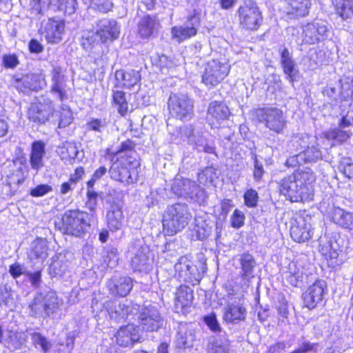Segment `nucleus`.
I'll return each instance as SVG.
<instances>
[{
    "mask_svg": "<svg viewBox=\"0 0 353 353\" xmlns=\"http://www.w3.org/2000/svg\"><path fill=\"white\" fill-rule=\"evenodd\" d=\"M315 181L316 176L313 171L306 168L283 177L278 184L281 193L290 201L300 202L310 199Z\"/></svg>",
    "mask_w": 353,
    "mask_h": 353,
    "instance_id": "nucleus-1",
    "label": "nucleus"
},
{
    "mask_svg": "<svg viewBox=\"0 0 353 353\" xmlns=\"http://www.w3.org/2000/svg\"><path fill=\"white\" fill-rule=\"evenodd\" d=\"M191 214L188 205L176 203L168 205L162 216L163 229L166 235L173 236L182 231L188 224Z\"/></svg>",
    "mask_w": 353,
    "mask_h": 353,
    "instance_id": "nucleus-2",
    "label": "nucleus"
},
{
    "mask_svg": "<svg viewBox=\"0 0 353 353\" xmlns=\"http://www.w3.org/2000/svg\"><path fill=\"white\" fill-rule=\"evenodd\" d=\"M90 221L88 213L79 210H68L59 221L55 222V226L63 234L81 237L88 232Z\"/></svg>",
    "mask_w": 353,
    "mask_h": 353,
    "instance_id": "nucleus-3",
    "label": "nucleus"
},
{
    "mask_svg": "<svg viewBox=\"0 0 353 353\" xmlns=\"http://www.w3.org/2000/svg\"><path fill=\"white\" fill-rule=\"evenodd\" d=\"M252 115L270 130L278 134H282L287 125L283 111L277 108H257L252 112Z\"/></svg>",
    "mask_w": 353,
    "mask_h": 353,
    "instance_id": "nucleus-4",
    "label": "nucleus"
},
{
    "mask_svg": "<svg viewBox=\"0 0 353 353\" xmlns=\"http://www.w3.org/2000/svg\"><path fill=\"white\" fill-rule=\"evenodd\" d=\"M239 26L246 30H257L263 22L262 12L254 0H245L236 11Z\"/></svg>",
    "mask_w": 353,
    "mask_h": 353,
    "instance_id": "nucleus-5",
    "label": "nucleus"
},
{
    "mask_svg": "<svg viewBox=\"0 0 353 353\" xmlns=\"http://www.w3.org/2000/svg\"><path fill=\"white\" fill-rule=\"evenodd\" d=\"M58 307L57 296L54 292H38L28 304L31 316L41 317L53 314Z\"/></svg>",
    "mask_w": 353,
    "mask_h": 353,
    "instance_id": "nucleus-6",
    "label": "nucleus"
},
{
    "mask_svg": "<svg viewBox=\"0 0 353 353\" xmlns=\"http://www.w3.org/2000/svg\"><path fill=\"white\" fill-rule=\"evenodd\" d=\"M170 114L181 121L190 120L194 114V101L185 94L172 93L168 101Z\"/></svg>",
    "mask_w": 353,
    "mask_h": 353,
    "instance_id": "nucleus-7",
    "label": "nucleus"
},
{
    "mask_svg": "<svg viewBox=\"0 0 353 353\" xmlns=\"http://www.w3.org/2000/svg\"><path fill=\"white\" fill-rule=\"evenodd\" d=\"M173 192L199 203H204L208 196L204 189L189 179H176L172 186Z\"/></svg>",
    "mask_w": 353,
    "mask_h": 353,
    "instance_id": "nucleus-8",
    "label": "nucleus"
},
{
    "mask_svg": "<svg viewBox=\"0 0 353 353\" xmlns=\"http://www.w3.org/2000/svg\"><path fill=\"white\" fill-rule=\"evenodd\" d=\"M229 71L230 65L225 59H212L205 65L203 82L206 85L215 86L225 79Z\"/></svg>",
    "mask_w": 353,
    "mask_h": 353,
    "instance_id": "nucleus-9",
    "label": "nucleus"
},
{
    "mask_svg": "<svg viewBox=\"0 0 353 353\" xmlns=\"http://www.w3.org/2000/svg\"><path fill=\"white\" fill-rule=\"evenodd\" d=\"M137 162L125 163L121 161L113 163L109 170L110 177L125 185L135 183L138 179Z\"/></svg>",
    "mask_w": 353,
    "mask_h": 353,
    "instance_id": "nucleus-10",
    "label": "nucleus"
},
{
    "mask_svg": "<svg viewBox=\"0 0 353 353\" xmlns=\"http://www.w3.org/2000/svg\"><path fill=\"white\" fill-rule=\"evenodd\" d=\"M200 25L201 12L194 9L188 14L187 21L183 26H174L172 28V36L178 42L183 41L195 36Z\"/></svg>",
    "mask_w": 353,
    "mask_h": 353,
    "instance_id": "nucleus-11",
    "label": "nucleus"
},
{
    "mask_svg": "<svg viewBox=\"0 0 353 353\" xmlns=\"http://www.w3.org/2000/svg\"><path fill=\"white\" fill-rule=\"evenodd\" d=\"M128 256L130 258V265L134 271H143L149 265V249L142 241L136 240L128 248Z\"/></svg>",
    "mask_w": 353,
    "mask_h": 353,
    "instance_id": "nucleus-12",
    "label": "nucleus"
},
{
    "mask_svg": "<svg viewBox=\"0 0 353 353\" xmlns=\"http://www.w3.org/2000/svg\"><path fill=\"white\" fill-rule=\"evenodd\" d=\"M139 322L143 330L153 332L163 326V319L157 307L149 304L141 308Z\"/></svg>",
    "mask_w": 353,
    "mask_h": 353,
    "instance_id": "nucleus-13",
    "label": "nucleus"
},
{
    "mask_svg": "<svg viewBox=\"0 0 353 353\" xmlns=\"http://www.w3.org/2000/svg\"><path fill=\"white\" fill-rule=\"evenodd\" d=\"M312 217L298 216L292 219L290 236L296 242L301 243L310 239L312 236Z\"/></svg>",
    "mask_w": 353,
    "mask_h": 353,
    "instance_id": "nucleus-14",
    "label": "nucleus"
},
{
    "mask_svg": "<svg viewBox=\"0 0 353 353\" xmlns=\"http://www.w3.org/2000/svg\"><path fill=\"white\" fill-rule=\"evenodd\" d=\"M176 276L181 281L192 285H197L201 280V274L197 268L185 257H181L174 265Z\"/></svg>",
    "mask_w": 353,
    "mask_h": 353,
    "instance_id": "nucleus-15",
    "label": "nucleus"
},
{
    "mask_svg": "<svg viewBox=\"0 0 353 353\" xmlns=\"http://www.w3.org/2000/svg\"><path fill=\"white\" fill-rule=\"evenodd\" d=\"M10 85L19 92L36 91L41 88L40 76L35 74L14 75L10 79Z\"/></svg>",
    "mask_w": 353,
    "mask_h": 353,
    "instance_id": "nucleus-16",
    "label": "nucleus"
},
{
    "mask_svg": "<svg viewBox=\"0 0 353 353\" xmlns=\"http://www.w3.org/2000/svg\"><path fill=\"white\" fill-rule=\"evenodd\" d=\"M230 114V110L224 103L214 101L208 106L207 121L212 128H217L220 122L227 119Z\"/></svg>",
    "mask_w": 353,
    "mask_h": 353,
    "instance_id": "nucleus-17",
    "label": "nucleus"
},
{
    "mask_svg": "<svg viewBox=\"0 0 353 353\" xmlns=\"http://www.w3.org/2000/svg\"><path fill=\"white\" fill-rule=\"evenodd\" d=\"M326 288V282L323 280H318L311 285L303 294L305 307L309 309L314 308L322 301Z\"/></svg>",
    "mask_w": 353,
    "mask_h": 353,
    "instance_id": "nucleus-18",
    "label": "nucleus"
},
{
    "mask_svg": "<svg viewBox=\"0 0 353 353\" xmlns=\"http://www.w3.org/2000/svg\"><path fill=\"white\" fill-rule=\"evenodd\" d=\"M54 110L50 101L44 103H33L29 109L28 117L33 122L43 124L52 116Z\"/></svg>",
    "mask_w": 353,
    "mask_h": 353,
    "instance_id": "nucleus-19",
    "label": "nucleus"
},
{
    "mask_svg": "<svg viewBox=\"0 0 353 353\" xmlns=\"http://www.w3.org/2000/svg\"><path fill=\"white\" fill-rule=\"evenodd\" d=\"M139 308L138 305H126L125 303L110 302L108 303V312L110 318L117 323L124 321L128 315L133 314V310Z\"/></svg>",
    "mask_w": 353,
    "mask_h": 353,
    "instance_id": "nucleus-20",
    "label": "nucleus"
},
{
    "mask_svg": "<svg viewBox=\"0 0 353 353\" xmlns=\"http://www.w3.org/2000/svg\"><path fill=\"white\" fill-rule=\"evenodd\" d=\"M97 31L106 43L117 39L120 34V27L114 19H102L97 23Z\"/></svg>",
    "mask_w": 353,
    "mask_h": 353,
    "instance_id": "nucleus-21",
    "label": "nucleus"
},
{
    "mask_svg": "<svg viewBox=\"0 0 353 353\" xmlns=\"http://www.w3.org/2000/svg\"><path fill=\"white\" fill-rule=\"evenodd\" d=\"M107 286L112 295L125 297L132 290L133 281L128 276H114L108 281Z\"/></svg>",
    "mask_w": 353,
    "mask_h": 353,
    "instance_id": "nucleus-22",
    "label": "nucleus"
},
{
    "mask_svg": "<svg viewBox=\"0 0 353 353\" xmlns=\"http://www.w3.org/2000/svg\"><path fill=\"white\" fill-rule=\"evenodd\" d=\"M328 29L324 22H313L307 23L303 28V41L305 43L314 44L320 40V37H323Z\"/></svg>",
    "mask_w": 353,
    "mask_h": 353,
    "instance_id": "nucleus-23",
    "label": "nucleus"
},
{
    "mask_svg": "<svg viewBox=\"0 0 353 353\" xmlns=\"http://www.w3.org/2000/svg\"><path fill=\"white\" fill-rule=\"evenodd\" d=\"M117 343L122 347H128L139 340V329L133 324L121 327L114 335Z\"/></svg>",
    "mask_w": 353,
    "mask_h": 353,
    "instance_id": "nucleus-24",
    "label": "nucleus"
},
{
    "mask_svg": "<svg viewBox=\"0 0 353 353\" xmlns=\"http://www.w3.org/2000/svg\"><path fill=\"white\" fill-rule=\"evenodd\" d=\"M106 43L97 31L88 32L82 36L81 45L90 53L100 54L103 51V45Z\"/></svg>",
    "mask_w": 353,
    "mask_h": 353,
    "instance_id": "nucleus-25",
    "label": "nucleus"
},
{
    "mask_svg": "<svg viewBox=\"0 0 353 353\" xmlns=\"http://www.w3.org/2000/svg\"><path fill=\"white\" fill-rule=\"evenodd\" d=\"M246 314L245 307L239 303H229L225 308L223 320L227 323L236 324L239 321H244Z\"/></svg>",
    "mask_w": 353,
    "mask_h": 353,
    "instance_id": "nucleus-26",
    "label": "nucleus"
},
{
    "mask_svg": "<svg viewBox=\"0 0 353 353\" xmlns=\"http://www.w3.org/2000/svg\"><path fill=\"white\" fill-rule=\"evenodd\" d=\"M65 25L62 21L49 19L45 26V38L49 43H58L62 40Z\"/></svg>",
    "mask_w": 353,
    "mask_h": 353,
    "instance_id": "nucleus-27",
    "label": "nucleus"
},
{
    "mask_svg": "<svg viewBox=\"0 0 353 353\" xmlns=\"http://www.w3.org/2000/svg\"><path fill=\"white\" fill-rule=\"evenodd\" d=\"M46 155V145L41 141L32 143L30 163L32 170L38 172L44 166L43 157Z\"/></svg>",
    "mask_w": 353,
    "mask_h": 353,
    "instance_id": "nucleus-28",
    "label": "nucleus"
},
{
    "mask_svg": "<svg viewBox=\"0 0 353 353\" xmlns=\"http://www.w3.org/2000/svg\"><path fill=\"white\" fill-rule=\"evenodd\" d=\"M52 86L51 92L57 94L61 101L67 99L65 90V77L60 67H54L51 72Z\"/></svg>",
    "mask_w": 353,
    "mask_h": 353,
    "instance_id": "nucleus-29",
    "label": "nucleus"
},
{
    "mask_svg": "<svg viewBox=\"0 0 353 353\" xmlns=\"http://www.w3.org/2000/svg\"><path fill=\"white\" fill-rule=\"evenodd\" d=\"M159 27V22L155 16L143 17L139 23V33L142 38L148 39L154 36Z\"/></svg>",
    "mask_w": 353,
    "mask_h": 353,
    "instance_id": "nucleus-30",
    "label": "nucleus"
},
{
    "mask_svg": "<svg viewBox=\"0 0 353 353\" xmlns=\"http://www.w3.org/2000/svg\"><path fill=\"white\" fill-rule=\"evenodd\" d=\"M239 261L241 269V278L245 283H249L254 277L256 261L252 254L245 252L240 256Z\"/></svg>",
    "mask_w": 353,
    "mask_h": 353,
    "instance_id": "nucleus-31",
    "label": "nucleus"
},
{
    "mask_svg": "<svg viewBox=\"0 0 353 353\" xmlns=\"http://www.w3.org/2000/svg\"><path fill=\"white\" fill-rule=\"evenodd\" d=\"M332 221L343 229L353 230V213L341 208H334L330 212Z\"/></svg>",
    "mask_w": 353,
    "mask_h": 353,
    "instance_id": "nucleus-32",
    "label": "nucleus"
},
{
    "mask_svg": "<svg viewBox=\"0 0 353 353\" xmlns=\"http://www.w3.org/2000/svg\"><path fill=\"white\" fill-rule=\"evenodd\" d=\"M115 79L121 87L130 89L139 82L141 74L135 70L129 71L118 70L115 72Z\"/></svg>",
    "mask_w": 353,
    "mask_h": 353,
    "instance_id": "nucleus-33",
    "label": "nucleus"
},
{
    "mask_svg": "<svg viewBox=\"0 0 353 353\" xmlns=\"http://www.w3.org/2000/svg\"><path fill=\"white\" fill-rule=\"evenodd\" d=\"M108 225L111 230H120L123 225L124 216L119 203H113L107 212Z\"/></svg>",
    "mask_w": 353,
    "mask_h": 353,
    "instance_id": "nucleus-34",
    "label": "nucleus"
},
{
    "mask_svg": "<svg viewBox=\"0 0 353 353\" xmlns=\"http://www.w3.org/2000/svg\"><path fill=\"white\" fill-rule=\"evenodd\" d=\"M352 92L350 85L347 82L340 81L337 86H327L324 94L334 101L345 100Z\"/></svg>",
    "mask_w": 353,
    "mask_h": 353,
    "instance_id": "nucleus-35",
    "label": "nucleus"
},
{
    "mask_svg": "<svg viewBox=\"0 0 353 353\" xmlns=\"http://www.w3.org/2000/svg\"><path fill=\"white\" fill-rule=\"evenodd\" d=\"M310 0H289L287 14L292 17H305L309 13Z\"/></svg>",
    "mask_w": 353,
    "mask_h": 353,
    "instance_id": "nucleus-36",
    "label": "nucleus"
},
{
    "mask_svg": "<svg viewBox=\"0 0 353 353\" xmlns=\"http://www.w3.org/2000/svg\"><path fill=\"white\" fill-rule=\"evenodd\" d=\"M304 162H316L318 160L322 159V151L318 143L316 137H311L310 144L301 152Z\"/></svg>",
    "mask_w": 353,
    "mask_h": 353,
    "instance_id": "nucleus-37",
    "label": "nucleus"
},
{
    "mask_svg": "<svg viewBox=\"0 0 353 353\" xmlns=\"http://www.w3.org/2000/svg\"><path fill=\"white\" fill-rule=\"evenodd\" d=\"M193 298V290L187 285H181L176 292L175 305L182 309L190 305Z\"/></svg>",
    "mask_w": 353,
    "mask_h": 353,
    "instance_id": "nucleus-38",
    "label": "nucleus"
},
{
    "mask_svg": "<svg viewBox=\"0 0 353 353\" xmlns=\"http://www.w3.org/2000/svg\"><path fill=\"white\" fill-rule=\"evenodd\" d=\"M336 13L343 20L353 17V0H332Z\"/></svg>",
    "mask_w": 353,
    "mask_h": 353,
    "instance_id": "nucleus-39",
    "label": "nucleus"
},
{
    "mask_svg": "<svg viewBox=\"0 0 353 353\" xmlns=\"http://www.w3.org/2000/svg\"><path fill=\"white\" fill-rule=\"evenodd\" d=\"M26 336L21 332L9 331L5 339V344L8 348L15 350L21 348L26 343Z\"/></svg>",
    "mask_w": 353,
    "mask_h": 353,
    "instance_id": "nucleus-40",
    "label": "nucleus"
},
{
    "mask_svg": "<svg viewBox=\"0 0 353 353\" xmlns=\"http://www.w3.org/2000/svg\"><path fill=\"white\" fill-rule=\"evenodd\" d=\"M353 131L351 129L337 128L330 129L325 132V137L338 143H343L350 138Z\"/></svg>",
    "mask_w": 353,
    "mask_h": 353,
    "instance_id": "nucleus-41",
    "label": "nucleus"
},
{
    "mask_svg": "<svg viewBox=\"0 0 353 353\" xmlns=\"http://www.w3.org/2000/svg\"><path fill=\"white\" fill-rule=\"evenodd\" d=\"M314 136L305 133H297L294 134L289 142V147H292L296 150H304V149L310 144L311 137Z\"/></svg>",
    "mask_w": 353,
    "mask_h": 353,
    "instance_id": "nucleus-42",
    "label": "nucleus"
},
{
    "mask_svg": "<svg viewBox=\"0 0 353 353\" xmlns=\"http://www.w3.org/2000/svg\"><path fill=\"white\" fill-rule=\"evenodd\" d=\"M304 274L300 268H297L295 263L289 265V272L286 275L287 281L293 286L299 287L303 283Z\"/></svg>",
    "mask_w": 353,
    "mask_h": 353,
    "instance_id": "nucleus-43",
    "label": "nucleus"
},
{
    "mask_svg": "<svg viewBox=\"0 0 353 353\" xmlns=\"http://www.w3.org/2000/svg\"><path fill=\"white\" fill-rule=\"evenodd\" d=\"M103 261L105 266L114 268L118 263V252L115 248H106L103 252Z\"/></svg>",
    "mask_w": 353,
    "mask_h": 353,
    "instance_id": "nucleus-44",
    "label": "nucleus"
},
{
    "mask_svg": "<svg viewBox=\"0 0 353 353\" xmlns=\"http://www.w3.org/2000/svg\"><path fill=\"white\" fill-rule=\"evenodd\" d=\"M113 101L117 105L119 113L124 116L128 111V103L126 101L125 94L123 91H114L113 93Z\"/></svg>",
    "mask_w": 353,
    "mask_h": 353,
    "instance_id": "nucleus-45",
    "label": "nucleus"
},
{
    "mask_svg": "<svg viewBox=\"0 0 353 353\" xmlns=\"http://www.w3.org/2000/svg\"><path fill=\"white\" fill-rule=\"evenodd\" d=\"M194 336L183 327L177 333L176 343L179 347H190L193 345Z\"/></svg>",
    "mask_w": 353,
    "mask_h": 353,
    "instance_id": "nucleus-46",
    "label": "nucleus"
},
{
    "mask_svg": "<svg viewBox=\"0 0 353 353\" xmlns=\"http://www.w3.org/2000/svg\"><path fill=\"white\" fill-rule=\"evenodd\" d=\"M90 8L101 13H107L113 8L111 0H90Z\"/></svg>",
    "mask_w": 353,
    "mask_h": 353,
    "instance_id": "nucleus-47",
    "label": "nucleus"
},
{
    "mask_svg": "<svg viewBox=\"0 0 353 353\" xmlns=\"http://www.w3.org/2000/svg\"><path fill=\"white\" fill-rule=\"evenodd\" d=\"M31 339L34 345L36 347H40L44 352H47L51 348V343L40 333H32Z\"/></svg>",
    "mask_w": 353,
    "mask_h": 353,
    "instance_id": "nucleus-48",
    "label": "nucleus"
},
{
    "mask_svg": "<svg viewBox=\"0 0 353 353\" xmlns=\"http://www.w3.org/2000/svg\"><path fill=\"white\" fill-rule=\"evenodd\" d=\"M212 228L205 221L198 222L195 228V232L199 240L208 238L212 233Z\"/></svg>",
    "mask_w": 353,
    "mask_h": 353,
    "instance_id": "nucleus-49",
    "label": "nucleus"
},
{
    "mask_svg": "<svg viewBox=\"0 0 353 353\" xmlns=\"http://www.w3.org/2000/svg\"><path fill=\"white\" fill-rule=\"evenodd\" d=\"M47 251L48 247L45 241L39 239L34 241L32 254H34L36 258H46L48 255Z\"/></svg>",
    "mask_w": 353,
    "mask_h": 353,
    "instance_id": "nucleus-50",
    "label": "nucleus"
},
{
    "mask_svg": "<svg viewBox=\"0 0 353 353\" xmlns=\"http://www.w3.org/2000/svg\"><path fill=\"white\" fill-rule=\"evenodd\" d=\"M59 9L63 10L65 13L70 15L74 14L77 8V0H61L59 4Z\"/></svg>",
    "mask_w": 353,
    "mask_h": 353,
    "instance_id": "nucleus-51",
    "label": "nucleus"
},
{
    "mask_svg": "<svg viewBox=\"0 0 353 353\" xmlns=\"http://www.w3.org/2000/svg\"><path fill=\"white\" fill-rule=\"evenodd\" d=\"M284 73L288 76V78L293 81L298 73V70L296 68L295 63L294 60L287 61L281 64Z\"/></svg>",
    "mask_w": 353,
    "mask_h": 353,
    "instance_id": "nucleus-52",
    "label": "nucleus"
},
{
    "mask_svg": "<svg viewBox=\"0 0 353 353\" xmlns=\"http://www.w3.org/2000/svg\"><path fill=\"white\" fill-rule=\"evenodd\" d=\"M208 350L212 353H230V345L228 343L216 341L209 345Z\"/></svg>",
    "mask_w": 353,
    "mask_h": 353,
    "instance_id": "nucleus-53",
    "label": "nucleus"
},
{
    "mask_svg": "<svg viewBox=\"0 0 353 353\" xmlns=\"http://www.w3.org/2000/svg\"><path fill=\"white\" fill-rule=\"evenodd\" d=\"M338 126L341 128L351 129L353 128V110L350 109L345 115H343Z\"/></svg>",
    "mask_w": 353,
    "mask_h": 353,
    "instance_id": "nucleus-54",
    "label": "nucleus"
},
{
    "mask_svg": "<svg viewBox=\"0 0 353 353\" xmlns=\"http://www.w3.org/2000/svg\"><path fill=\"white\" fill-rule=\"evenodd\" d=\"M258 199V193L253 189L248 190L244 194L245 203L250 208L256 206Z\"/></svg>",
    "mask_w": 353,
    "mask_h": 353,
    "instance_id": "nucleus-55",
    "label": "nucleus"
},
{
    "mask_svg": "<svg viewBox=\"0 0 353 353\" xmlns=\"http://www.w3.org/2000/svg\"><path fill=\"white\" fill-rule=\"evenodd\" d=\"M52 191V186L47 184L39 185L34 188L31 189L30 195L34 197H39Z\"/></svg>",
    "mask_w": 353,
    "mask_h": 353,
    "instance_id": "nucleus-56",
    "label": "nucleus"
},
{
    "mask_svg": "<svg viewBox=\"0 0 353 353\" xmlns=\"http://www.w3.org/2000/svg\"><path fill=\"white\" fill-rule=\"evenodd\" d=\"M265 173L263 165L261 162L259 161L256 156L254 157V170H253V176L254 179L256 181H259L261 180L263 174Z\"/></svg>",
    "mask_w": 353,
    "mask_h": 353,
    "instance_id": "nucleus-57",
    "label": "nucleus"
},
{
    "mask_svg": "<svg viewBox=\"0 0 353 353\" xmlns=\"http://www.w3.org/2000/svg\"><path fill=\"white\" fill-rule=\"evenodd\" d=\"M245 216L243 212L235 210L231 217V225L233 228H239L244 224Z\"/></svg>",
    "mask_w": 353,
    "mask_h": 353,
    "instance_id": "nucleus-58",
    "label": "nucleus"
},
{
    "mask_svg": "<svg viewBox=\"0 0 353 353\" xmlns=\"http://www.w3.org/2000/svg\"><path fill=\"white\" fill-rule=\"evenodd\" d=\"M19 64V61L15 54H5L3 57V65L6 68H14Z\"/></svg>",
    "mask_w": 353,
    "mask_h": 353,
    "instance_id": "nucleus-59",
    "label": "nucleus"
},
{
    "mask_svg": "<svg viewBox=\"0 0 353 353\" xmlns=\"http://www.w3.org/2000/svg\"><path fill=\"white\" fill-rule=\"evenodd\" d=\"M234 204L231 199H223L221 203V213L219 214V220L223 219L225 220L228 216L229 212H230L231 209L233 208Z\"/></svg>",
    "mask_w": 353,
    "mask_h": 353,
    "instance_id": "nucleus-60",
    "label": "nucleus"
},
{
    "mask_svg": "<svg viewBox=\"0 0 353 353\" xmlns=\"http://www.w3.org/2000/svg\"><path fill=\"white\" fill-rule=\"evenodd\" d=\"M302 161H304V158L301 152H300L299 154L291 156L288 158L285 161V165L288 168H294L300 165Z\"/></svg>",
    "mask_w": 353,
    "mask_h": 353,
    "instance_id": "nucleus-61",
    "label": "nucleus"
},
{
    "mask_svg": "<svg viewBox=\"0 0 353 353\" xmlns=\"http://www.w3.org/2000/svg\"><path fill=\"white\" fill-rule=\"evenodd\" d=\"M11 296V288L10 287L7 285L0 286V305H8Z\"/></svg>",
    "mask_w": 353,
    "mask_h": 353,
    "instance_id": "nucleus-62",
    "label": "nucleus"
},
{
    "mask_svg": "<svg viewBox=\"0 0 353 353\" xmlns=\"http://www.w3.org/2000/svg\"><path fill=\"white\" fill-rule=\"evenodd\" d=\"M205 323L214 332H220L221 328L214 314L209 315L204 319Z\"/></svg>",
    "mask_w": 353,
    "mask_h": 353,
    "instance_id": "nucleus-63",
    "label": "nucleus"
},
{
    "mask_svg": "<svg viewBox=\"0 0 353 353\" xmlns=\"http://www.w3.org/2000/svg\"><path fill=\"white\" fill-rule=\"evenodd\" d=\"M72 114L70 110H64L60 114L59 128L68 126L72 121Z\"/></svg>",
    "mask_w": 353,
    "mask_h": 353,
    "instance_id": "nucleus-64",
    "label": "nucleus"
}]
</instances>
